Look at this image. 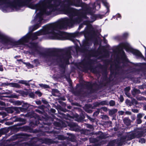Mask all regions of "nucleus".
<instances>
[{"label": "nucleus", "mask_w": 146, "mask_h": 146, "mask_svg": "<svg viewBox=\"0 0 146 146\" xmlns=\"http://www.w3.org/2000/svg\"><path fill=\"white\" fill-rule=\"evenodd\" d=\"M44 142L48 144L53 143H54V142L52 139H45Z\"/></svg>", "instance_id": "aec40b11"}, {"label": "nucleus", "mask_w": 146, "mask_h": 146, "mask_svg": "<svg viewBox=\"0 0 146 146\" xmlns=\"http://www.w3.org/2000/svg\"><path fill=\"white\" fill-rule=\"evenodd\" d=\"M102 3L107 8V12H109V4H108L106 1H102Z\"/></svg>", "instance_id": "4be33fe9"}, {"label": "nucleus", "mask_w": 146, "mask_h": 146, "mask_svg": "<svg viewBox=\"0 0 146 146\" xmlns=\"http://www.w3.org/2000/svg\"><path fill=\"white\" fill-rule=\"evenodd\" d=\"M107 69H108V67L107 66H106L104 70V72L102 73V74L104 73L105 76L107 74Z\"/></svg>", "instance_id": "cd10ccee"}, {"label": "nucleus", "mask_w": 146, "mask_h": 146, "mask_svg": "<svg viewBox=\"0 0 146 146\" xmlns=\"http://www.w3.org/2000/svg\"><path fill=\"white\" fill-rule=\"evenodd\" d=\"M117 111V109H114L112 110H110L109 111V114L110 115H113Z\"/></svg>", "instance_id": "a211bd4d"}, {"label": "nucleus", "mask_w": 146, "mask_h": 146, "mask_svg": "<svg viewBox=\"0 0 146 146\" xmlns=\"http://www.w3.org/2000/svg\"><path fill=\"white\" fill-rule=\"evenodd\" d=\"M0 40L5 46L10 45V46L7 48H11L13 45V43L11 38L4 34L0 31Z\"/></svg>", "instance_id": "20e7f679"}, {"label": "nucleus", "mask_w": 146, "mask_h": 146, "mask_svg": "<svg viewBox=\"0 0 146 146\" xmlns=\"http://www.w3.org/2000/svg\"><path fill=\"white\" fill-rule=\"evenodd\" d=\"M0 105L2 106H5V103L4 102L1 101H0Z\"/></svg>", "instance_id": "09e8293b"}, {"label": "nucleus", "mask_w": 146, "mask_h": 146, "mask_svg": "<svg viewBox=\"0 0 146 146\" xmlns=\"http://www.w3.org/2000/svg\"><path fill=\"white\" fill-rule=\"evenodd\" d=\"M72 137H73V140H71V141H74L75 140V139L74 138V136H72Z\"/></svg>", "instance_id": "69168bd1"}, {"label": "nucleus", "mask_w": 146, "mask_h": 146, "mask_svg": "<svg viewBox=\"0 0 146 146\" xmlns=\"http://www.w3.org/2000/svg\"><path fill=\"white\" fill-rule=\"evenodd\" d=\"M90 142H92V143L95 141V139L92 138H90Z\"/></svg>", "instance_id": "603ef678"}, {"label": "nucleus", "mask_w": 146, "mask_h": 146, "mask_svg": "<svg viewBox=\"0 0 146 146\" xmlns=\"http://www.w3.org/2000/svg\"><path fill=\"white\" fill-rule=\"evenodd\" d=\"M135 138H139L143 135V132L140 129L137 128L134 129L133 131Z\"/></svg>", "instance_id": "9d476101"}, {"label": "nucleus", "mask_w": 146, "mask_h": 146, "mask_svg": "<svg viewBox=\"0 0 146 146\" xmlns=\"http://www.w3.org/2000/svg\"><path fill=\"white\" fill-rule=\"evenodd\" d=\"M14 139H15L16 138H19V137H18V135H16L14 136Z\"/></svg>", "instance_id": "e2e57ef3"}, {"label": "nucleus", "mask_w": 146, "mask_h": 146, "mask_svg": "<svg viewBox=\"0 0 146 146\" xmlns=\"http://www.w3.org/2000/svg\"><path fill=\"white\" fill-rule=\"evenodd\" d=\"M21 102L19 101H17L14 102V104L15 105L20 106L21 105Z\"/></svg>", "instance_id": "a878e982"}, {"label": "nucleus", "mask_w": 146, "mask_h": 146, "mask_svg": "<svg viewBox=\"0 0 146 146\" xmlns=\"http://www.w3.org/2000/svg\"><path fill=\"white\" fill-rule=\"evenodd\" d=\"M118 113L119 115H122L124 114V112L122 111H119L118 112Z\"/></svg>", "instance_id": "a18cd8bd"}, {"label": "nucleus", "mask_w": 146, "mask_h": 146, "mask_svg": "<svg viewBox=\"0 0 146 146\" xmlns=\"http://www.w3.org/2000/svg\"><path fill=\"white\" fill-rule=\"evenodd\" d=\"M66 123L67 125L70 127V130L75 131H77L78 130V127L76 123L72 122H66Z\"/></svg>", "instance_id": "1a4fd4ad"}, {"label": "nucleus", "mask_w": 146, "mask_h": 146, "mask_svg": "<svg viewBox=\"0 0 146 146\" xmlns=\"http://www.w3.org/2000/svg\"><path fill=\"white\" fill-rule=\"evenodd\" d=\"M123 122L125 125L129 126L131 124V120L128 117H125L123 119Z\"/></svg>", "instance_id": "f3484780"}, {"label": "nucleus", "mask_w": 146, "mask_h": 146, "mask_svg": "<svg viewBox=\"0 0 146 146\" xmlns=\"http://www.w3.org/2000/svg\"><path fill=\"white\" fill-rule=\"evenodd\" d=\"M130 90V87L128 86L126 87L124 89V91H125V94L127 96H129V94L128 93V92Z\"/></svg>", "instance_id": "6ab92c4d"}, {"label": "nucleus", "mask_w": 146, "mask_h": 146, "mask_svg": "<svg viewBox=\"0 0 146 146\" xmlns=\"http://www.w3.org/2000/svg\"><path fill=\"white\" fill-rule=\"evenodd\" d=\"M100 102H96L94 104V106H95L96 107H97L99 106L100 105Z\"/></svg>", "instance_id": "37998d69"}, {"label": "nucleus", "mask_w": 146, "mask_h": 146, "mask_svg": "<svg viewBox=\"0 0 146 146\" xmlns=\"http://www.w3.org/2000/svg\"><path fill=\"white\" fill-rule=\"evenodd\" d=\"M112 65H111V66H110V71L111 72H115V70H115L114 69V70L112 71Z\"/></svg>", "instance_id": "680f3d73"}, {"label": "nucleus", "mask_w": 146, "mask_h": 146, "mask_svg": "<svg viewBox=\"0 0 146 146\" xmlns=\"http://www.w3.org/2000/svg\"><path fill=\"white\" fill-rule=\"evenodd\" d=\"M16 121H21L22 122H25V121L24 119H22L20 118H17L16 120Z\"/></svg>", "instance_id": "2f4dec72"}, {"label": "nucleus", "mask_w": 146, "mask_h": 146, "mask_svg": "<svg viewBox=\"0 0 146 146\" xmlns=\"http://www.w3.org/2000/svg\"><path fill=\"white\" fill-rule=\"evenodd\" d=\"M100 104L101 105H104L108 104V103L106 101H103L100 102Z\"/></svg>", "instance_id": "393cba45"}, {"label": "nucleus", "mask_w": 146, "mask_h": 146, "mask_svg": "<svg viewBox=\"0 0 146 146\" xmlns=\"http://www.w3.org/2000/svg\"><path fill=\"white\" fill-rule=\"evenodd\" d=\"M131 111L134 113H137L139 112V110L137 109H132Z\"/></svg>", "instance_id": "ea45409f"}, {"label": "nucleus", "mask_w": 146, "mask_h": 146, "mask_svg": "<svg viewBox=\"0 0 146 146\" xmlns=\"http://www.w3.org/2000/svg\"><path fill=\"white\" fill-rule=\"evenodd\" d=\"M125 113L128 115H131V113L130 111H127L125 112Z\"/></svg>", "instance_id": "3c124183"}, {"label": "nucleus", "mask_w": 146, "mask_h": 146, "mask_svg": "<svg viewBox=\"0 0 146 146\" xmlns=\"http://www.w3.org/2000/svg\"><path fill=\"white\" fill-rule=\"evenodd\" d=\"M97 137L99 139H105L107 136L104 133H103L101 131L98 132L97 133Z\"/></svg>", "instance_id": "f8f14e48"}, {"label": "nucleus", "mask_w": 146, "mask_h": 146, "mask_svg": "<svg viewBox=\"0 0 146 146\" xmlns=\"http://www.w3.org/2000/svg\"><path fill=\"white\" fill-rule=\"evenodd\" d=\"M136 98L138 100H139V101H142V100H146V98H145L142 96H136Z\"/></svg>", "instance_id": "412c9836"}, {"label": "nucleus", "mask_w": 146, "mask_h": 146, "mask_svg": "<svg viewBox=\"0 0 146 146\" xmlns=\"http://www.w3.org/2000/svg\"><path fill=\"white\" fill-rule=\"evenodd\" d=\"M0 115L2 116V117L4 118L7 115V114L6 113L4 112H0Z\"/></svg>", "instance_id": "473e14b6"}, {"label": "nucleus", "mask_w": 146, "mask_h": 146, "mask_svg": "<svg viewBox=\"0 0 146 146\" xmlns=\"http://www.w3.org/2000/svg\"><path fill=\"white\" fill-rule=\"evenodd\" d=\"M54 125L56 126L59 127L58 128V129H59L60 128H61L62 127H66L67 125V124H66L65 123L61 121L60 123L55 122L54 123Z\"/></svg>", "instance_id": "9b49d317"}, {"label": "nucleus", "mask_w": 146, "mask_h": 146, "mask_svg": "<svg viewBox=\"0 0 146 146\" xmlns=\"http://www.w3.org/2000/svg\"><path fill=\"white\" fill-rule=\"evenodd\" d=\"M36 104L37 105H40L41 104V102L40 101H38L36 102Z\"/></svg>", "instance_id": "4d7b16f0"}, {"label": "nucleus", "mask_w": 146, "mask_h": 146, "mask_svg": "<svg viewBox=\"0 0 146 146\" xmlns=\"http://www.w3.org/2000/svg\"><path fill=\"white\" fill-rule=\"evenodd\" d=\"M135 138L133 131L127 133L125 135L122 137L121 140L123 141L130 140Z\"/></svg>", "instance_id": "423d86ee"}, {"label": "nucleus", "mask_w": 146, "mask_h": 146, "mask_svg": "<svg viewBox=\"0 0 146 146\" xmlns=\"http://www.w3.org/2000/svg\"><path fill=\"white\" fill-rule=\"evenodd\" d=\"M87 127L88 128H92V125H90L88 124H87Z\"/></svg>", "instance_id": "6e6d98bb"}, {"label": "nucleus", "mask_w": 146, "mask_h": 146, "mask_svg": "<svg viewBox=\"0 0 146 146\" xmlns=\"http://www.w3.org/2000/svg\"><path fill=\"white\" fill-rule=\"evenodd\" d=\"M99 113L100 110L98 109L94 113L93 115L94 116H97L99 114Z\"/></svg>", "instance_id": "e433bc0d"}, {"label": "nucleus", "mask_w": 146, "mask_h": 146, "mask_svg": "<svg viewBox=\"0 0 146 146\" xmlns=\"http://www.w3.org/2000/svg\"><path fill=\"white\" fill-rule=\"evenodd\" d=\"M84 134L86 135H88L90 133V131L89 130H86L84 131Z\"/></svg>", "instance_id": "c9c22d12"}, {"label": "nucleus", "mask_w": 146, "mask_h": 146, "mask_svg": "<svg viewBox=\"0 0 146 146\" xmlns=\"http://www.w3.org/2000/svg\"><path fill=\"white\" fill-rule=\"evenodd\" d=\"M4 129H2L0 130V133L1 134H3L4 133Z\"/></svg>", "instance_id": "052dcab7"}, {"label": "nucleus", "mask_w": 146, "mask_h": 146, "mask_svg": "<svg viewBox=\"0 0 146 146\" xmlns=\"http://www.w3.org/2000/svg\"><path fill=\"white\" fill-rule=\"evenodd\" d=\"M81 66L84 70V71L86 72L89 70L94 73H95L94 69L93 68V67L89 62L88 60L86 61L84 60L81 62Z\"/></svg>", "instance_id": "39448f33"}, {"label": "nucleus", "mask_w": 146, "mask_h": 146, "mask_svg": "<svg viewBox=\"0 0 146 146\" xmlns=\"http://www.w3.org/2000/svg\"><path fill=\"white\" fill-rule=\"evenodd\" d=\"M102 118L103 119H107L109 118L106 115H102Z\"/></svg>", "instance_id": "4c0bfd02"}, {"label": "nucleus", "mask_w": 146, "mask_h": 146, "mask_svg": "<svg viewBox=\"0 0 146 146\" xmlns=\"http://www.w3.org/2000/svg\"><path fill=\"white\" fill-rule=\"evenodd\" d=\"M136 122L138 124H140L141 123L142 120L141 119L137 118Z\"/></svg>", "instance_id": "f704fd0d"}, {"label": "nucleus", "mask_w": 146, "mask_h": 146, "mask_svg": "<svg viewBox=\"0 0 146 146\" xmlns=\"http://www.w3.org/2000/svg\"><path fill=\"white\" fill-rule=\"evenodd\" d=\"M85 85V87L82 86L79 87L81 89L78 91V94L92 93L94 92L95 90L93 89V85L91 83L86 82Z\"/></svg>", "instance_id": "7ed1b4c3"}, {"label": "nucleus", "mask_w": 146, "mask_h": 146, "mask_svg": "<svg viewBox=\"0 0 146 146\" xmlns=\"http://www.w3.org/2000/svg\"><path fill=\"white\" fill-rule=\"evenodd\" d=\"M132 94L134 97H136L137 94L141 93L140 91L136 88H134L131 91Z\"/></svg>", "instance_id": "dca6fc26"}, {"label": "nucleus", "mask_w": 146, "mask_h": 146, "mask_svg": "<svg viewBox=\"0 0 146 146\" xmlns=\"http://www.w3.org/2000/svg\"><path fill=\"white\" fill-rule=\"evenodd\" d=\"M123 46H124V47L125 48L126 47H128V44L127 43L124 44H123Z\"/></svg>", "instance_id": "13d9d810"}, {"label": "nucleus", "mask_w": 146, "mask_h": 146, "mask_svg": "<svg viewBox=\"0 0 146 146\" xmlns=\"http://www.w3.org/2000/svg\"><path fill=\"white\" fill-rule=\"evenodd\" d=\"M128 34L127 33H125L123 34V38H126L128 36Z\"/></svg>", "instance_id": "de8ad7c7"}, {"label": "nucleus", "mask_w": 146, "mask_h": 146, "mask_svg": "<svg viewBox=\"0 0 146 146\" xmlns=\"http://www.w3.org/2000/svg\"><path fill=\"white\" fill-rule=\"evenodd\" d=\"M24 110V108L21 107H10L7 108L6 109V111L8 113H13L15 111H16L17 113H19L20 111H23Z\"/></svg>", "instance_id": "0eeeda50"}, {"label": "nucleus", "mask_w": 146, "mask_h": 146, "mask_svg": "<svg viewBox=\"0 0 146 146\" xmlns=\"http://www.w3.org/2000/svg\"><path fill=\"white\" fill-rule=\"evenodd\" d=\"M105 36L104 37H103V40H104V42H106L107 40L105 39Z\"/></svg>", "instance_id": "338daca9"}, {"label": "nucleus", "mask_w": 146, "mask_h": 146, "mask_svg": "<svg viewBox=\"0 0 146 146\" xmlns=\"http://www.w3.org/2000/svg\"><path fill=\"white\" fill-rule=\"evenodd\" d=\"M131 102L132 104L137 105V104L138 103L134 99H133L132 100Z\"/></svg>", "instance_id": "7c9ffc66"}, {"label": "nucleus", "mask_w": 146, "mask_h": 146, "mask_svg": "<svg viewBox=\"0 0 146 146\" xmlns=\"http://www.w3.org/2000/svg\"><path fill=\"white\" fill-rule=\"evenodd\" d=\"M7 85H9L10 87L16 88H21L20 85L16 83H7Z\"/></svg>", "instance_id": "ddd939ff"}, {"label": "nucleus", "mask_w": 146, "mask_h": 146, "mask_svg": "<svg viewBox=\"0 0 146 146\" xmlns=\"http://www.w3.org/2000/svg\"><path fill=\"white\" fill-rule=\"evenodd\" d=\"M133 54L141 58H144V57L142 54L139 51L137 50H134L133 51Z\"/></svg>", "instance_id": "4468645a"}, {"label": "nucleus", "mask_w": 146, "mask_h": 146, "mask_svg": "<svg viewBox=\"0 0 146 146\" xmlns=\"http://www.w3.org/2000/svg\"><path fill=\"white\" fill-rule=\"evenodd\" d=\"M52 0H49L46 3L44 1L36 4V11L40 12L36 15V29L40 27L41 22L45 15H48L52 13L62 12L64 14L68 16L70 18H64L59 20L56 22L47 26L46 32L48 33L49 38L51 39L64 40L68 38V34L60 30L67 29L68 27L72 26L75 24L78 23L83 19H87L86 13H81L76 9L70 7L74 6L81 7L86 13L90 14L93 22L98 19H101L103 15L94 14L92 13L94 8H92L91 5L82 3L81 0H56L52 4Z\"/></svg>", "instance_id": "f03ea898"}, {"label": "nucleus", "mask_w": 146, "mask_h": 146, "mask_svg": "<svg viewBox=\"0 0 146 146\" xmlns=\"http://www.w3.org/2000/svg\"><path fill=\"white\" fill-rule=\"evenodd\" d=\"M136 117L135 115H132L131 116V119L133 121L135 120V119Z\"/></svg>", "instance_id": "79ce46f5"}, {"label": "nucleus", "mask_w": 146, "mask_h": 146, "mask_svg": "<svg viewBox=\"0 0 146 146\" xmlns=\"http://www.w3.org/2000/svg\"><path fill=\"white\" fill-rule=\"evenodd\" d=\"M82 27H83V25H80V26H79L78 29H81V28H82Z\"/></svg>", "instance_id": "0e129e2a"}, {"label": "nucleus", "mask_w": 146, "mask_h": 146, "mask_svg": "<svg viewBox=\"0 0 146 146\" xmlns=\"http://www.w3.org/2000/svg\"><path fill=\"white\" fill-rule=\"evenodd\" d=\"M109 104L110 106H113L115 104V102L113 100H111L109 102Z\"/></svg>", "instance_id": "c85d7f7f"}, {"label": "nucleus", "mask_w": 146, "mask_h": 146, "mask_svg": "<svg viewBox=\"0 0 146 146\" xmlns=\"http://www.w3.org/2000/svg\"><path fill=\"white\" fill-rule=\"evenodd\" d=\"M29 96L32 98H34V96H35V94L33 92H31L29 93Z\"/></svg>", "instance_id": "58836bf2"}, {"label": "nucleus", "mask_w": 146, "mask_h": 146, "mask_svg": "<svg viewBox=\"0 0 146 146\" xmlns=\"http://www.w3.org/2000/svg\"><path fill=\"white\" fill-rule=\"evenodd\" d=\"M58 92L59 91L57 89H53L52 90V93L54 96H56V94L58 93Z\"/></svg>", "instance_id": "b1692460"}, {"label": "nucleus", "mask_w": 146, "mask_h": 146, "mask_svg": "<svg viewBox=\"0 0 146 146\" xmlns=\"http://www.w3.org/2000/svg\"><path fill=\"white\" fill-rule=\"evenodd\" d=\"M35 93L39 97H40L42 95V93L39 91H36L35 92Z\"/></svg>", "instance_id": "72a5a7b5"}, {"label": "nucleus", "mask_w": 146, "mask_h": 146, "mask_svg": "<svg viewBox=\"0 0 146 146\" xmlns=\"http://www.w3.org/2000/svg\"><path fill=\"white\" fill-rule=\"evenodd\" d=\"M139 142L141 143H144L145 142V140L144 138H141L139 139Z\"/></svg>", "instance_id": "c756f323"}, {"label": "nucleus", "mask_w": 146, "mask_h": 146, "mask_svg": "<svg viewBox=\"0 0 146 146\" xmlns=\"http://www.w3.org/2000/svg\"><path fill=\"white\" fill-rule=\"evenodd\" d=\"M13 122H7L5 123V124L7 125H11L13 124Z\"/></svg>", "instance_id": "a19ab883"}, {"label": "nucleus", "mask_w": 146, "mask_h": 146, "mask_svg": "<svg viewBox=\"0 0 146 146\" xmlns=\"http://www.w3.org/2000/svg\"><path fill=\"white\" fill-rule=\"evenodd\" d=\"M40 85L41 86H43L46 88H48L49 87V86L46 85H43L42 84H40Z\"/></svg>", "instance_id": "49530a36"}, {"label": "nucleus", "mask_w": 146, "mask_h": 146, "mask_svg": "<svg viewBox=\"0 0 146 146\" xmlns=\"http://www.w3.org/2000/svg\"><path fill=\"white\" fill-rule=\"evenodd\" d=\"M144 115V114L139 113L137 115V118L141 119Z\"/></svg>", "instance_id": "bb28decb"}, {"label": "nucleus", "mask_w": 146, "mask_h": 146, "mask_svg": "<svg viewBox=\"0 0 146 146\" xmlns=\"http://www.w3.org/2000/svg\"><path fill=\"white\" fill-rule=\"evenodd\" d=\"M101 109H102L104 111H108L107 108L106 107H103L101 108Z\"/></svg>", "instance_id": "c03bdc74"}, {"label": "nucleus", "mask_w": 146, "mask_h": 146, "mask_svg": "<svg viewBox=\"0 0 146 146\" xmlns=\"http://www.w3.org/2000/svg\"><path fill=\"white\" fill-rule=\"evenodd\" d=\"M43 29L32 34L28 33L18 41L19 44L27 45L31 52L35 55L44 56L49 61L56 62L64 64H69L68 60L71 55H75L78 52H84L88 50L91 41L95 36L94 29L88 28L81 32H76L71 34L68 38L61 40L51 39L46 32V26Z\"/></svg>", "instance_id": "f257e3e1"}, {"label": "nucleus", "mask_w": 146, "mask_h": 146, "mask_svg": "<svg viewBox=\"0 0 146 146\" xmlns=\"http://www.w3.org/2000/svg\"><path fill=\"white\" fill-rule=\"evenodd\" d=\"M119 99L120 101L121 102H123L124 100L122 96H120Z\"/></svg>", "instance_id": "8fccbe9b"}, {"label": "nucleus", "mask_w": 146, "mask_h": 146, "mask_svg": "<svg viewBox=\"0 0 146 146\" xmlns=\"http://www.w3.org/2000/svg\"><path fill=\"white\" fill-rule=\"evenodd\" d=\"M17 61H19H19H21V62H23V63L25 64H26V63H25V62H23V61H22V60L21 59H19V60H17Z\"/></svg>", "instance_id": "bf43d9fd"}, {"label": "nucleus", "mask_w": 146, "mask_h": 146, "mask_svg": "<svg viewBox=\"0 0 146 146\" xmlns=\"http://www.w3.org/2000/svg\"><path fill=\"white\" fill-rule=\"evenodd\" d=\"M31 81V80L26 81L24 80H19L18 82L19 83L22 84H25V86H30V85L29 84V82Z\"/></svg>", "instance_id": "2eb2a0df"}, {"label": "nucleus", "mask_w": 146, "mask_h": 146, "mask_svg": "<svg viewBox=\"0 0 146 146\" xmlns=\"http://www.w3.org/2000/svg\"><path fill=\"white\" fill-rule=\"evenodd\" d=\"M120 140L117 139L110 141L109 143L108 146H119L122 145Z\"/></svg>", "instance_id": "6e6552de"}, {"label": "nucleus", "mask_w": 146, "mask_h": 146, "mask_svg": "<svg viewBox=\"0 0 146 146\" xmlns=\"http://www.w3.org/2000/svg\"><path fill=\"white\" fill-rule=\"evenodd\" d=\"M35 111L37 112H38L40 113H42V111H40V110H38V109H36L35 110Z\"/></svg>", "instance_id": "5fc2aeb1"}, {"label": "nucleus", "mask_w": 146, "mask_h": 146, "mask_svg": "<svg viewBox=\"0 0 146 146\" xmlns=\"http://www.w3.org/2000/svg\"><path fill=\"white\" fill-rule=\"evenodd\" d=\"M82 140L84 141H86L87 140V139L86 138H82Z\"/></svg>", "instance_id": "774afa93"}, {"label": "nucleus", "mask_w": 146, "mask_h": 146, "mask_svg": "<svg viewBox=\"0 0 146 146\" xmlns=\"http://www.w3.org/2000/svg\"><path fill=\"white\" fill-rule=\"evenodd\" d=\"M88 119L90 120L91 121H94V119H93L90 117L88 116Z\"/></svg>", "instance_id": "864d4df0"}, {"label": "nucleus", "mask_w": 146, "mask_h": 146, "mask_svg": "<svg viewBox=\"0 0 146 146\" xmlns=\"http://www.w3.org/2000/svg\"><path fill=\"white\" fill-rule=\"evenodd\" d=\"M56 137V138H57L58 140H64L65 138L62 135H58Z\"/></svg>", "instance_id": "5701e85b"}]
</instances>
